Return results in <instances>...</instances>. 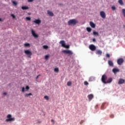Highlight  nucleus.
Masks as SVG:
<instances>
[{
  "instance_id": "1",
  "label": "nucleus",
  "mask_w": 125,
  "mask_h": 125,
  "mask_svg": "<svg viewBox=\"0 0 125 125\" xmlns=\"http://www.w3.org/2000/svg\"><path fill=\"white\" fill-rule=\"evenodd\" d=\"M78 23V21H77L76 19H72L70 20L68 22L67 24L69 26H75Z\"/></svg>"
},
{
  "instance_id": "2",
  "label": "nucleus",
  "mask_w": 125,
  "mask_h": 125,
  "mask_svg": "<svg viewBox=\"0 0 125 125\" xmlns=\"http://www.w3.org/2000/svg\"><path fill=\"white\" fill-rule=\"evenodd\" d=\"M107 77L106 75L104 74L103 75H102L101 79L102 83L106 84V81H107Z\"/></svg>"
},
{
  "instance_id": "3",
  "label": "nucleus",
  "mask_w": 125,
  "mask_h": 125,
  "mask_svg": "<svg viewBox=\"0 0 125 125\" xmlns=\"http://www.w3.org/2000/svg\"><path fill=\"white\" fill-rule=\"evenodd\" d=\"M7 119L6 120V122H12V121H14L15 120V118H11V115L8 114L7 116Z\"/></svg>"
},
{
  "instance_id": "4",
  "label": "nucleus",
  "mask_w": 125,
  "mask_h": 125,
  "mask_svg": "<svg viewBox=\"0 0 125 125\" xmlns=\"http://www.w3.org/2000/svg\"><path fill=\"white\" fill-rule=\"evenodd\" d=\"M62 52L65 54H68L69 56H70V55H72L73 54V52L70 50H64L62 51Z\"/></svg>"
},
{
  "instance_id": "5",
  "label": "nucleus",
  "mask_w": 125,
  "mask_h": 125,
  "mask_svg": "<svg viewBox=\"0 0 125 125\" xmlns=\"http://www.w3.org/2000/svg\"><path fill=\"white\" fill-rule=\"evenodd\" d=\"M24 53L27 55L28 58H31V56H32V55L33 54L32 53V52H31L29 50H26L24 51Z\"/></svg>"
},
{
  "instance_id": "6",
  "label": "nucleus",
  "mask_w": 125,
  "mask_h": 125,
  "mask_svg": "<svg viewBox=\"0 0 125 125\" xmlns=\"http://www.w3.org/2000/svg\"><path fill=\"white\" fill-rule=\"evenodd\" d=\"M125 62V60L123 58H119L117 60V64L118 65H122Z\"/></svg>"
},
{
  "instance_id": "7",
  "label": "nucleus",
  "mask_w": 125,
  "mask_h": 125,
  "mask_svg": "<svg viewBox=\"0 0 125 125\" xmlns=\"http://www.w3.org/2000/svg\"><path fill=\"white\" fill-rule=\"evenodd\" d=\"M89 48L91 50V51H95V50H96V47L93 44L90 45Z\"/></svg>"
},
{
  "instance_id": "8",
  "label": "nucleus",
  "mask_w": 125,
  "mask_h": 125,
  "mask_svg": "<svg viewBox=\"0 0 125 125\" xmlns=\"http://www.w3.org/2000/svg\"><path fill=\"white\" fill-rule=\"evenodd\" d=\"M100 14L101 17L103 18L104 19H105V18H106V14L105 13V12L101 11Z\"/></svg>"
},
{
  "instance_id": "9",
  "label": "nucleus",
  "mask_w": 125,
  "mask_h": 125,
  "mask_svg": "<svg viewBox=\"0 0 125 125\" xmlns=\"http://www.w3.org/2000/svg\"><path fill=\"white\" fill-rule=\"evenodd\" d=\"M30 87H29V86L27 85L25 87H25H22L21 88V92H25V91H28L29 90Z\"/></svg>"
},
{
  "instance_id": "10",
  "label": "nucleus",
  "mask_w": 125,
  "mask_h": 125,
  "mask_svg": "<svg viewBox=\"0 0 125 125\" xmlns=\"http://www.w3.org/2000/svg\"><path fill=\"white\" fill-rule=\"evenodd\" d=\"M125 80L120 78L118 81V84H123V83H125Z\"/></svg>"
},
{
  "instance_id": "11",
  "label": "nucleus",
  "mask_w": 125,
  "mask_h": 125,
  "mask_svg": "<svg viewBox=\"0 0 125 125\" xmlns=\"http://www.w3.org/2000/svg\"><path fill=\"white\" fill-rule=\"evenodd\" d=\"M31 34H32V36L34 37V38H38L39 37V35H37L35 32V31H34L33 30H31Z\"/></svg>"
},
{
  "instance_id": "12",
  "label": "nucleus",
  "mask_w": 125,
  "mask_h": 125,
  "mask_svg": "<svg viewBox=\"0 0 125 125\" xmlns=\"http://www.w3.org/2000/svg\"><path fill=\"white\" fill-rule=\"evenodd\" d=\"M108 64L110 67H113L114 66V63H113V62L111 60L108 61Z\"/></svg>"
},
{
  "instance_id": "13",
  "label": "nucleus",
  "mask_w": 125,
  "mask_h": 125,
  "mask_svg": "<svg viewBox=\"0 0 125 125\" xmlns=\"http://www.w3.org/2000/svg\"><path fill=\"white\" fill-rule=\"evenodd\" d=\"M33 22L36 24H38V25H40V24L42 23L41 20H35V21H33Z\"/></svg>"
},
{
  "instance_id": "14",
  "label": "nucleus",
  "mask_w": 125,
  "mask_h": 125,
  "mask_svg": "<svg viewBox=\"0 0 125 125\" xmlns=\"http://www.w3.org/2000/svg\"><path fill=\"white\" fill-rule=\"evenodd\" d=\"M112 82H113V79L112 78H109L107 79V80L105 83H106V84L110 83H112Z\"/></svg>"
},
{
  "instance_id": "15",
  "label": "nucleus",
  "mask_w": 125,
  "mask_h": 125,
  "mask_svg": "<svg viewBox=\"0 0 125 125\" xmlns=\"http://www.w3.org/2000/svg\"><path fill=\"white\" fill-rule=\"evenodd\" d=\"M87 97L89 99V101H91V100L92 99V98H93V95L92 94H91L88 95Z\"/></svg>"
},
{
  "instance_id": "16",
  "label": "nucleus",
  "mask_w": 125,
  "mask_h": 125,
  "mask_svg": "<svg viewBox=\"0 0 125 125\" xmlns=\"http://www.w3.org/2000/svg\"><path fill=\"white\" fill-rule=\"evenodd\" d=\"M47 14H48V15H49V16H54V14H53V13L50 11L48 10L47 11Z\"/></svg>"
},
{
  "instance_id": "17",
  "label": "nucleus",
  "mask_w": 125,
  "mask_h": 125,
  "mask_svg": "<svg viewBox=\"0 0 125 125\" xmlns=\"http://www.w3.org/2000/svg\"><path fill=\"white\" fill-rule=\"evenodd\" d=\"M90 26L91 27V28H95V24H94V23H93L92 21L90 22Z\"/></svg>"
},
{
  "instance_id": "18",
  "label": "nucleus",
  "mask_w": 125,
  "mask_h": 125,
  "mask_svg": "<svg viewBox=\"0 0 125 125\" xmlns=\"http://www.w3.org/2000/svg\"><path fill=\"white\" fill-rule=\"evenodd\" d=\"M120 70H119V69L114 68L112 69V72H113L114 73V74H116V73L119 72Z\"/></svg>"
},
{
  "instance_id": "19",
  "label": "nucleus",
  "mask_w": 125,
  "mask_h": 125,
  "mask_svg": "<svg viewBox=\"0 0 125 125\" xmlns=\"http://www.w3.org/2000/svg\"><path fill=\"white\" fill-rule=\"evenodd\" d=\"M60 44H62V47H63L65 46V42L63 40L61 41L60 42Z\"/></svg>"
},
{
  "instance_id": "20",
  "label": "nucleus",
  "mask_w": 125,
  "mask_h": 125,
  "mask_svg": "<svg viewBox=\"0 0 125 125\" xmlns=\"http://www.w3.org/2000/svg\"><path fill=\"white\" fill-rule=\"evenodd\" d=\"M21 9H22V10H26L27 9H29V7L27 6H22Z\"/></svg>"
},
{
  "instance_id": "21",
  "label": "nucleus",
  "mask_w": 125,
  "mask_h": 125,
  "mask_svg": "<svg viewBox=\"0 0 125 125\" xmlns=\"http://www.w3.org/2000/svg\"><path fill=\"white\" fill-rule=\"evenodd\" d=\"M97 54L99 55H102V52L100 50H98L97 51Z\"/></svg>"
},
{
  "instance_id": "22",
  "label": "nucleus",
  "mask_w": 125,
  "mask_h": 125,
  "mask_svg": "<svg viewBox=\"0 0 125 125\" xmlns=\"http://www.w3.org/2000/svg\"><path fill=\"white\" fill-rule=\"evenodd\" d=\"M118 2L121 5H124V2H123V0H119Z\"/></svg>"
},
{
  "instance_id": "23",
  "label": "nucleus",
  "mask_w": 125,
  "mask_h": 125,
  "mask_svg": "<svg viewBox=\"0 0 125 125\" xmlns=\"http://www.w3.org/2000/svg\"><path fill=\"white\" fill-rule=\"evenodd\" d=\"M24 47H28L30 46V44L29 43H25L24 44Z\"/></svg>"
},
{
  "instance_id": "24",
  "label": "nucleus",
  "mask_w": 125,
  "mask_h": 125,
  "mask_svg": "<svg viewBox=\"0 0 125 125\" xmlns=\"http://www.w3.org/2000/svg\"><path fill=\"white\" fill-rule=\"evenodd\" d=\"M67 86H71V85H72V82L71 81L68 82L67 83Z\"/></svg>"
},
{
  "instance_id": "25",
  "label": "nucleus",
  "mask_w": 125,
  "mask_h": 125,
  "mask_svg": "<svg viewBox=\"0 0 125 125\" xmlns=\"http://www.w3.org/2000/svg\"><path fill=\"white\" fill-rule=\"evenodd\" d=\"M93 34L94 35V36H99V34L98 33V32H96L95 31L93 32Z\"/></svg>"
},
{
  "instance_id": "26",
  "label": "nucleus",
  "mask_w": 125,
  "mask_h": 125,
  "mask_svg": "<svg viewBox=\"0 0 125 125\" xmlns=\"http://www.w3.org/2000/svg\"><path fill=\"white\" fill-rule=\"evenodd\" d=\"M54 71L56 73H58V72H59V68H54Z\"/></svg>"
},
{
  "instance_id": "27",
  "label": "nucleus",
  "mask_w": 125,
  "mask_h": 125,
  "mask_svg": "<svg viewBox=\"0 0 125 125\" xmlns=\"http://www.w3.org/2000/svg\"><path fill=\"white\" fill-rule=\"evenodd\" d=\"M86 30L89 33H90L91 32V29L90 28V27H86Z\"/></svg>"
},
{
  "instance_id": "28",
  "label": "nucleus",
  "mask_w": 125,
  "mask_h": 125,
  "mask_svg": "<svg viewBox=\"0 0 125 125\" xmlns=\"http://www.w3.org/2000/svg\"><path fill=\"white\" fill-rule=\"evenodd\" d=\"M30 95H33V94H32V93H30L29 94H26L25 95V97H28V96H30Z\"/></svg>"
},
{
  "instance_id": "29",
  "label": "nucleus",
  "mask_w": 125,
  "mask_h": 125,
  "mask_svg": "<svg viewBox=\"0 0 125 125\" xmlns=\"http://www.w3.org/2000/svg\"><path fill=\"white\" fill-rule=\"evenodd\" d=\"M122 13L125 18V9H122Z\"/></svg>"
},
{
  "instance_id": "30",
  "label": "nucleus",
  "mask_w": 125,
  "mask_h": 125,
  "mask_svg": "<svg viewBox=\"0 0 125 125\" xmlns=\"http://www.w3.org/2000/svg\"><path fill=\"white\" fill-rule=\"evenodd\" d=\"M105 106V104H103L101 106V109L103 110L104 109V106Z\"/></svg>"
},
{
  "instance_id": "31",
  "label": "nucleus",
  "mask_w": 125,
  "mask_h": 125,
  "mask_svg": "<svg viewBox=\"0 0 125 125\" xmlns=\"http://www.w3.org/2000/svg\"><path fill=\"white\" fill-rule=\"evenodd\" d=\"M12 3L15 6L17 5V2L16 1H12Z\"/></svg>"
},
{
  "instance_id": "32",
  "label": "nucleus",
  "mask_w": 125,
  "mask_h": 125,
  "mask_svg": "<svg viewBox=\"0 0 125 125\" xmlns=\"http://www.w3.org/2000/svg\"><path fill=\"white\" fill-rule=\"evenodd\" d=\"M43 48L44 49H47V48H48V46H47V45H43Z\"/></svg>"
},
{
  "instance_id": "33",
  "label": "nucleus",
  "mask_w": 125,
  "mask_h": 125,
  "mask_svg": "<svg viewBox=\"0 0 125 125\" xmlns=\"http://www.w3.org/2000/svg\"><path fill=\"white\" fill-rule=\"evenodd\" d=\"M63 47L65 48H69L70 47V45L65 44Z\"/></svg>"
},
{
  "instance_id": "34",
  "label": "nucleus",
  "mask_w": 125,
  "mask_h": 125,
  "mask_svg": "<svg viewBox=\"0 0 125 125\" xmlns=\"http://www.w3.org/2000/svg\"><path fill=\"white\" fill-rule=\"evenodd\" d=\"M112 10H116V6H113L111 7Z\"/></svg>"
},
{
  "instance_id": "35",
  "label": "nucleus",
  "mask_w": 125,
  "mask_h": 125,
  "mask_svg": "<svg viewBox=\"0 0 125 125\" xmlns=\"http://www.w3.org/2000/svg\"><path fill=\"white\" fill-rule=\"evenodd\" d=\"M48 58H49V55H46L45 56V60H47V59H48Z\"/></svg>"
},
{
  "instance_id": "36",
  "label": "nucleus",
  "mask_w": 125,
  "mask_h": 125,
  "mask_svg": "<svg viewBox=\"0 0 125 125\" xmlns=\"http://www.w3.org/2000/svg\"><path fill=\"white\" fill-rule=\"evenodd\" d=\"M44 98L45 99H46V100H48V99H49V98H48V96H45L44 97Z\"/></svg>"
},
{
  "instance_id": "37",
  "label": "nucleus",
  "mask_w": 125,
  "mask_h": 125,
  "mask_svg": "<svg viewBox=\"0 0 125 125\" xmlns=\"http://www.w3.org/2000/svg\"><path fill=\"white\" fill-rule=\"evenodd\" d=\"M84 84L85 85H88V83L87 82H86V81H85V82H84Z\"/></svg>"
},
{
  "instance_id": "38",
  "label": "nucleus",
  "mask_w": 125,
  "mask_h": 125,
  "mask_svg": "<svg viewBox=\"0 0 125 125\" xmlns=\"http://www.w3.org/2000/svg\"><path fill=\"white\" fill-rule=\"evenodd\" d=\"M26 19L27 21H30V20H31V18L30 17H26Z\"/></svg>"
},
{
  "instance_id": "39",
  "label": "nucleus",
  "mask_w": 125,
  "mask_h": 125,
  "mask_svg": "<svg viewBox=\"0 0 125 125\" xmlns=\"http://www.w3.org/2000/svg\"><path fill=\"white\" fill-rule=\"evenodd\" d=\"M106 57L107 58H110V54H106Z\"/></svg>"
},
{
  "instance_id": "40",
  "label": "nucleus",
  "mask_w": 125,
  "mask_h": 125,
  "mask_svg": "<svg viewBox=\"0 0 125 125\" xmlns=\"http://www.w3.org/2000/svg\"><path fill=\"white\" fill-rule=\"evenodd\" d=\"M92 80H94V77H90V78H89V81H92Z\"/></svg>"
},
{
  "instance_id": "41",
  "label": "nucleus",
  "mask_w": 125,
  "mask_h": 125,
  "mask_svg": "<svg viewBox=\"0 0 125 125\" xmlns=\"http://www.w3.org/2000/svg\"><path fill=\"white\" fill-rule=\"evenodd\" d=\"M11 16L12 17H13V19H15V16L14 14H11Z\"/></svg>"
},
{
  "instance_id": "42",
  "label": "nucleus",
  "mask_w": 125,
  "mask_h": 125,
  "mask_svg": "<svg viewBox=\"0 0 125 125\" xmlns=\"http://www.w3.org/2000/svg\"><path fill=\"white\" fill-rule=\"evenodd\" d=\"M51 122H52V123H53V125H54V124H55L54 120L52 119V120H51Z\"/></svg>"
},
{
  "instance_id": "43",
  "label": "nucleus",
  "mask_w": 125,
  "mask_h": 125,
  "mask_svg": "<svg viewBox=\"0 0 125 125\" xmlns=\"http://www.w3.org/2000/svg\"><path fill=\"white\" fill-rule=\"evenodd\" d=\"M34 0H27V1L28 2H32V1H33Z\"/></svg>"
},
{
  "instance_id": "44",
  "label": "nucleus",
  "mask_w": 125,
  "mask_h": 125,
  "mask_svg": "<svg viewBox=\"0 0 125 125\" xmlns=\"http://www.w3.org/2000/svg\"><path fill=\"white\" fill-rule=\"evenodd\" d=\"M110 118H114V115H113V114L110 115Z\"/></svg>"
},
{
  "instance_id": "45",
  "label": "nucleus",
  "mask_w": 125,
  "mask_h": 125,
  "mask_svg": "<svg viewBox=\"0 0 125 125\" xmlns=\"http://www.w3.org/2000/svg\"><path fill=\"white\" fill-rule=\"evenodd\" d=\"M41 76V74H39V75H38L37 76V77H36V80L37 79H39V77H40Z\"/></svg>"
},
{
  "instance_id": "46",
  "label": "nucleus",
  "mask_w": 125,
  "mask_h": 125,
  "mask_svg": "<svg viewBox=\"0 0 125 125\" xmlns=\"http://www.w3.org/2000/svg\"><path fill=\"white\" fill-rule=\"evenodd\" d=\"M93 42H96V40H95V38H93V40H92Z\"/></svg>"
},
{
  "instance_id": "47",
  "label": "nucleus",
  "mask_w": 125,
  "mask_h": 125,
  "mask_svg": "<svg viewBox=\"0 0 125 125\" xmlns=\"http://www.w3.org/2000/svg\"><path fill=\"white\" fill-rule=\"evenodd\" d=\"M83 123V121H81V122H80V125H82Z\"/></svg>"
},
{
  "instance_id": "48",
  "label": "nucleus",
  "mask_w": 125,
  "mask_h": 125,
  "mask_svg": "<svg viewBox=\"0 0 125 125\" xmlns=\"http://www.w3.org/2000/svg\"><path fill=\"white\" fill-rule=\"evenodd\" d=\"M4 95H7V93L6 92L3 93Z\"/></svg>"
},
{
  "instance_id": "49",
  "label": "nucleus",
  "mask_w": 125,
  "mask_h": 125,
  "mask_svg": "<svg viewBox=\"0 0 125 125\" xmlns=\"http://www.w3.org/2000/svg\"><path fill=\"white\" fill-rule=\"evenodd\" d=\"M0 21H1V18H0Z\"/></svg>"
},
{
  "instance_id": "50",
  "label": "nucleus",
  "mask_w": 125,
  "mask_h": 125,
  "mask_svg": "<svg viewBox=\"0 0 125 125\" xmlns=\"http://www.w3.org/2000/svg\"><path fill=\"white\" fill-rule=\"evenodd\" d=\"M40 123V124H41V122H39Z\"/></svg>"
}]
</instances>
